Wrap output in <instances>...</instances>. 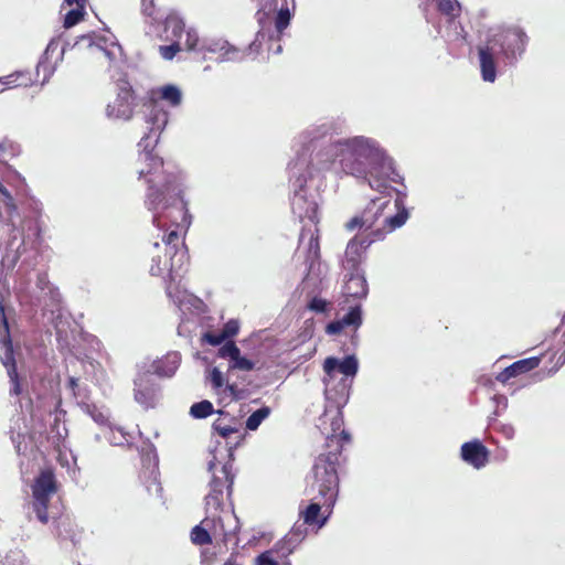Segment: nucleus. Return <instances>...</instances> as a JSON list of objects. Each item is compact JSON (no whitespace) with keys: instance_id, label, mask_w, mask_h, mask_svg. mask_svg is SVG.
<instances>
[{"instance_id":"f257e3e1","label":"nucleus","mask_w":565,"mask_h":565,"mask_svg":"<svg viewBox=\"0 0 565 565\" xmlns=\"http://www.w3.org/2000/svg\"><path fill=\"white\" fill-rule=\"evenodd\" d=\"M136 171L139 179L148 184L145 203L150 211L161 205L167 211L153 216V224L166 231L162 242L170 256L169 270L174 269V257L180 259L186 256V247L180 234V226L189 223L186 203L182 196L180 177L175 172L164 169L163 159L152 150L140 151L137 159Z\"/></svg>"},{"instance_id":"f03ea898","label":"nucleus","mask_w":565,"mask_h":565,"mask_svg":"<svg viewBox=\"0 0 565 565\" xmlns=\"http://www.w3.org/2000/svg\"><path fill=\"white\" fill-rule=\"evenodd\" d=\"M323 169L340 170L345 174L366 179L367 171L383 160V152L376 143L359 136L330 143L318 154Z\"/></svg>"},{"instance_id":"7ed1b4c3","label":"nucleus","mask_w":565,"mask_h":565,"mask_svg":"<svg viewBox=\"0 0 565 565\" xmlns=\"http://www.w3.org/2000/svg\"><path fill=\"white\" fill-rule=\"evenodd\" d=\"M351 441L348 431L340 435H328L324 451L316 457L309 473L306 477L307 486L324 499L327 508L334 507L340 488L339 468L341 466L342 450Z\"/></svg>"},{"instance_id":"20e7f679","label":"nucleus","mask_w":565,"mask_h":565,"mask_svg":"<svg viewBox=\"0 0 565 565\" xmlns=\"http://www.w3.org/2000/svg\"><path fill=\"white\" fill-rule=\"evenodd\" d=\"M529 38L519 26L502 30L488 39L478 47L481 77L484 82L493 83L497 78L495 54L499 53L509 63L513 64L526 49Z\"/></svg>"},{"instance_id":"39448f33","label":"nucleus","mask_w":565,"mask_h":565,"mask_svg":"<svg viewBox=\"0 0 565 565\" xmlns=\"http://www.w3.org/2000/svg\"><path fill=\"white\" fill-rule=\"evenodd\" d=\"M408 217L406 209L399 210L393 217L384 220V226L362 236L355 235L347 245L342 266L347 271L362 270L361 264L365 259L367 248L375 242L383 241L385 236L394 230L405 224Z\"/></svg>"},{"instance_id":"423d86ee","label":"nucleus","mask_w":565,"mask_h":565,"mask_svg":"<svg viewBox=\"0 0 565 565\" xmlns=\"http://www.w3.org/2000/svg\"><path fill=\"white\" fill-rule=\"evenodd\" d=\"M258 21L262 24V29L257 32L255 40L249 43V55L259 54L265 50L267 52L273 51L274 43H278L282 35V32L290 23L291 14L288 8H282L278 11L275 19V30L271 29L270 22L266 24L263 17L265 13L257 12Z\"/></svg>"},{"instance_id":"0eeeda50","label":"nucleus","mask_w":565,"mask_h":565,"mask_svg":"<svg viewBox=\"0 0 565 565\" xmlns=\"http://www.w3.org/2000/svg\"><path fill=\"white\" fill-rule=\"evenodd\" d=\"M115 98L106 106V115L110 119L130 120L137 106V95L130 82L119 78L115 83Z\"/></svg>"},{"instance_id":"6e6552de","label":"nucleus","mask_w":565,"mask_h":565,"mask_svg":"<svg viewBox=\"0 0 565 565\" xmlns=\"http://www.w3.org/2000/svg\"><path fill=\"white\" fill-rule=\"evenodd\" d=\"M57 484L54 472L46 469L40 472L32 484L33 511L38 520L46 524L49 522V503L51 497L56 493Z\"/></svg>"},{"instance_id":"1a4fd4ad","label":"nucleus","mask_w":565,"mask_h":565,"mask_svg":"<svg viewBox=\"0 0 565 565\" xmlns=\"http://www.w3.org/2000/svg\"><path fill=\"white\" fill-rule=\"evenodd\" d=\"M390 200L382 201L381 199L372 200L361 214L353 216L344 225L345 230L352 232L356 228H364L366 233L372 232L379 227L384 226L383 211L388 205Z\"/></svg>"},{"instance_id":"9d476101","label":"nucleus","mask_w":565,"mask_h":565,"mask_svg":"<svg viewBox=\"0 0 565 565\" xmlns=\"http://www.w3.org/2000/svg\"><path fill=\"white\" fill-rule=\"evenodd\" d=\"M306 217L313 224V228L303 227L300 234V242H302L307 236L309 237L308 249L306 255V264L308 266V270L311 271L316 265L320 264V231L318 227L319 216H318V205L315 202L309 204V207L306 212Z\"/></svg>"},{"instance_id":"9b49d317","label":"nucleus","mask_w":565,"mask_h":565,"mask_svg":"<svg viewBox=\"0 0 565 565\" xmlns=\"http://www.w3.org/2000/svg\"><path fill=\"white\" fill-rule=\"evenodd\" d=\"M223 490L224 483L218 478H213L210 483V492L205 497V508L206 511L213 514V522L218 523L223 530V541L225 544L235 540V545L237 544V540L235 537V532L224 530L223 523L225 520L230 521L231 515H225L222 518L220 515L215 516L217 512H220L223 508Z\"/></svg>"},{"instance_id":"f8f14e48","label":"nucleus","mask_w":565,"mask_h":565,"mask_svg":"<svg viewBox=\"0 0 565 565\" xmlns=\"http://www.w3.org/2000/svg\"><path fill=\"white\" fill-rule=\"evenodd\" d=\"M134 383L136 402L146 409L154 407L160 395V386L150 371L139 373Z\"/></svg>"},{"instance_id":"ddd939ff","label":"nucleus","mask_w":565,"mask_h":565,"mask_svg":"<svg viewBox=\"0 0 565 565\" xmlns=\"http://www.w3.org/2000/svg\"><path fill=\"white\" fill-rule=\"evenodd\" d=\"M460 456L468 465L481 469L489 462L490 451L479 439H473L461 445Z\"/></svg>"},{"instance_id":"4468645a","label":"nucleus","mask_w":565,"mask_h":565,"mask_svg":"<svg viewBox=\"0 0 565 565\" xmlns=\"http://www.w3.org/2000/svg\"><path fill=\"white\" fill-rule=\"evenodd\" d=\"M292 548L288 541H279L270 550L263 552L255 559V565H291L288 556Z\"/></svg>"},{"instance_id":"2eb2a0df","label":"nucleus","mask_w":565,"mask_h":565,"mask_svg":"<svg viewBox=\"0 0 565 565\" xmlns=\"http://www.w3.org/2000/svg\"><path fill=\"white\" fill-rule=\"evenodd\" d=\"M323 500L319 499L317 494L312 498V502L301 512V518L306 524L321 527L327 523L333 507L327 508Z\"/></svg>"},{"instance_id":"dca6fc26","label":"nucleus","mask_w":565,"mask_h":565,"mask_svg":"<svg viewBox=\"0 0 565 565\" xmlns=\"http://www.w3.org/2000/svg\"><path fill=\"white\" fill-rule=\"evenodd\" d=\"M349 277L343 286V294L347 297L362 299L367 296L369 286L363 270L348 271Z\"/></svg>"},{"instance_id":"f3484780","label":"nucleus","mask_w":565,"mask_h":565,"mask_svg":"<svg viewBox=\"0 0 565 565\" xmlns=\"http://www.w3.org/2000/svg\"><path fill=\"white\" fill-rule=\"evenodd\" d=\"M541 358L532 356L527 359L519 360L497 375V380L501 383H507L509 380L516 377L521 374L527 373L540 365Z\"/></svg>"},{"instance_id":"a211bd4d","label":"nucleus","mask_w":565,"mask_h":565,"mask_svg":"<svg viewBox=\"0 0 565 565\" xmlns=\"http://www.w3.org/2000/svg\"><path fill=\"white\" fill-rule=\"evenodd\" d=\"M361 308L360 306H354L342 319L328 323L326 327V332L328 334H339L345 327L353 326L356 329L361 326Z\"/></svg>"},{"instance_id":"6ab92c4d","label":"nucleus","mask_w":565,"mask_h":565,"mask_svg":"<svg viewBox=\"0 0 565 565\" xmlns=\"http://www.w3.org/2000/svg\"><path fill=\"white\" fill-rule=\"evenodd\" d=\"M179 364V354L177 352L168 353L163 358L152 362L150 373L153 376L171 377L178 370Z\"/></svg>"},{"instance_id":"aec40b11","label":"nucleus","mask_w":565,"mask_h":565,"mask_svg":"<svg viewBox=\"0 0 565 565\" xmlns=\"http://www.w3.org/2000/svg\"><path fill=\"white\" fill-rule=\"evenodd\" d=\"M391 167L387 166L385 163V159L383 158V160L377 164L375 166L374 169H370L367 171V182L370 184V186L381 193H385L386 190L388 189V183L387 181L391 180L393 182H397V177L398 174L394 173V171L392 172L394 174V177H390L387 173H386V177L385 178H382L380 175L381 172H383L384 170H390Z\"/></svg>"},{"instance_id":"412c9836","label":"nucleus","mask_w":565,"mask_h":565,"mask_svg":"<svg viewBox=\"0 0 565 565\" xmlns=\"http://www.w3.org/2000/svg\"><path fill=\"white\" fill-rule=\"evenodd\" d=\"M323 370L328 375L339 370L347 376H353L358 372V361L353 355L345 356L341 362L333 356H329L324 360Z\"/></svg>"},{"instance_id":"4be33fe9","label":"nucleus","mask_w":565,"mask_h":565,"mask_svg":"<svg viewBox=\"0 0 565 565\" xmlns=\"http://www.w3.org/2000/svg\"><path fill=\"white\" fill-rule=\"evenodd\" d=\"M217 355L222 359L228 360V369H239V370H247V358L241 355L239 349L236 347V344L228 340L226 341L217 352Z\"/></svg>"},{"instance_id":"5701e85b","label":"nucleus","mask_w":565,"mask_h":565,"mask_svg":"<svg viewBox=\"0 0 565 565\" xmlns=\"http://www.w3.org/2000/svg\"><path fill=\"white\" fill-rule=\"evenodd\" d=\"M185 31V23L180 17L170 14L166 18L164 32L167 33V39L182 43Z\"/></svg>"},{"instance_id":"b1692460","label":"nucleus","mask_w":565,"mask_h":565,"mask_svg":"<svg viewBox=\"0 0 565 565\" xmlns=\"http://www.w3.org/2000/svg\"><path fill=\"white\" fill-rule=\"evenodd\" d=\"M154 98L167 102L170 106H178L181 104L182 94L181 90L174 85H164L162 87L152 90Z\"/></svg>"},{"instance_id":"393cba45","label":"nucleus","mask_w":565,"mask_h":565,"mask_svg":"<svg viewBox=\"0 0 565 565\" xmlns=\"http://www.w3.org/2000/svg\"><path fill=\"white\" fill-rule=\"evenodd\" d=\"M0 312H1V322L3 326V330L7 334V340H6L7 348H6L4 356L2 358V364L7 369V373H9L11 371V367H13L14 370H18V367H17V362L14 359L12 343H11L10 335H9V323H8L6 313H4V309L1 306H0Z\"/></svg>"},{"instance_id":"a878e982","label":"nucleus","mask_w":565,"mask_h":565,"mask_svg":"<svg viewBox=\"0 0 565 565\" xmlns=\"http://www.w3.org/2000/svg\"><path fill=\"white\" fill-rule=\"evenodd\" d=\"M20 153V146L8 139L3 138L0 141V161H8L14 157H17Z\"/></svg>"},{"instance_id":"bb28decb","label":"nucleus","mask_w":565,"mask_h":565,"mask_svg":"<svg viewBox=\"0 0 565 565\" xmlns=\"http://www.w3.org/2000/svg\"><path fill=\"white\" fill-rule=\"evenodd\" d=\"M214 412L213 404L210 401L194 403L190 408V415L194 418H206Z\"/></svg>"},{"instance_id":"cd10ccee","label":"nucleus","mask_w":565,"mask_h":565,"mask_svg":"<svg viewBox=\"0 0 565 565\" xmlns=\"http://www.w3.org/2000/svg\"><path fill=\"white\" fill-rule=\"evenodd\" d=\"M270 413L271 408L269 406H263L252 412V414H249V430H256Z\"/></svg>"},{"instance_id":"c85d7f7f","label":"nucleus","mask_w":565,"mask_h":565,"mask_svg":"<svg viewBox=\"0 0 565 565\" xmlns=\"http://www.w3.org/2000/svg\"><path fill=\"white\" fill-rule=\"evenodd\" d=\"M191 540L196 545H206L212 543L211 534L203 526L196 525L191 531Z\"/></svg>"},{"instance_id":"c756f323","label":"nucleus","mask_w":565,"mask_h":565,"mask_svg":"<svg viewBox=\"0 0 565 565\" xmlns=\"http://www.w3.org/2000/svg\"><path fill=\"white\" fill-rule=\"evenodd\" d=\"M85 15V7H77L71 9L64 18V26L72 28L83 20Z\"/></svg>"},{"instance_id":"7c9ffc66","label":"nucleus","mask_w":565,"mask_h":565,"mask_svg":"<svg viewBox=\"0 0 565 565\" xmlns=\"http://www.w3.org/2000/svg\"><path fill=\"white\" fill-rule=\"evenodd\" d=\"M10 380V395L20 396L24 392L23 381L20 377L18 370L11 367V371L8 373Z\"/></svg>"},{"instance_id":"2f4dec72","label":"nucleus","mask_w":565,"mask_h":565,"mask_svg":"<svg viewBox=\"0 0 565 565\" xmlns=\"http://www.w3.org/2000/svg\"><path fill=\"white\" fill-rule=\"evenodd\" d=\"M182 50V43L180 41H172L169 45H160L159 53L164 60H172L178 52Z\"/></svg>"},{"instance_id":"473e14b6","label":"nucleus","mask_w":565,"mask_h":565,"mask_svg":"<svg viewBox=\"0 0 565 565\" xmlns=\"http://www.w3.org/2000/svg\"><path fill=\"white\" fill-rule=\"evenodd\" d=\"M438 10L446 15L456 17L459 11L458 3L452 0H439L438 1Z\"/></svg>"},{"instance_id":"72a5a7b5","label":"nucleus","mask_w":565,"mask_h":565,"mask_svg":"<svg viewBox=\"0 0 565 565\" xmlns=\"http://www.w3.org/2000/svg\"><path fill=\"white\" fill-rule=\"evenodd\" d=\"M203 341L211 345H220L227 340L223 331H207L203 334Z\"/></svg>"},{"instance_id":"f704fd0d","label":"nucleus","mask_w":565,"mask_h":565,"mask_svg":"<svg viewBox=\"0 0 565 565\" xmlns=\"http://www.w3.org/2000/svg\"><path fill=\"white\" fill-rule=\"evenodd\" d=\"M183 38L184 42H182V45H184L186 50L192 51L196 49L199 44V35L194 30H186Z\"/></svg>"},{"instance_id":"c9c22d12","label":"nucleus","mask_w":565,"mask_h":565,"mask_svg":"<svg viewBox=\"0 0 565 565\" xmlns=\"http://www.w3.org/2000/svg\"><path fill=\"white\" fill-rule=\"evenodd\" d=\"M329 305L327 300L313 297L308 303V309L317 313H323L328 310Z\"/></svg>"},{"instance_id":"e433bc0d","label":"nucleus","mask_w":565,"mask_h":565,"mask_svg":"<svg viewBox=\"0 0 565 565\" xmlns=\"http://www.w3.org/2000/svg\"><path fill=\"white\" fill-rule=\"evenodd\" d=\"M151 121H152V127L150 130L151 131H153V130L161 131L168 122V113L157 111L153 115V117H151Z\"/></svg>"},{"instance_id":"4c0bfd02","label":"nucleus","mask_w":565,"mask_h":565,"mask_svg":"<svg viewBox=\"0 0 565 565\" xmlns=\"http://www.w3.org/2000/svg\"><path fill=\"white\" fill-rule=\"evenodd\" d=\"M210 382H211L213 388H215V390H220L223 386V384H224L223 374L217 367L212 369V371L210 373Z\"/></svg>"},{"instance_id":"58836bf2","label":"nucleus","mask_w":565,"mask_h":565,"mask_svg":"<svg viewBox=\"0 0 565 565\" xmlns=\"http://www.w3.org/2000/svg\"><path fill=\"white\" fill-rule=\"evenodd\" d=\"M21 75L18 74V72L15 73H12L8 76H4V77H1L0 78V86H2L3 88H13V87H19L18 86V79Z\"/></svg>"},{"instance_id":"ea45409f","label":"nucleus","mask_w":565,"mask_h":565,"mask_svg":"<svg viewBox=\"0 0 565 565\" xmlns=\"http://www.w3.org/2000/svg\"><path fill=\"white\" fill-rule=\"evenodd\" d=\"M238 330H239V324H238V321H236V320L227 321L222 329L223 333L225 334V337L227 339H231L232 337L236 335Z\"/></svg>"},{"instance_id":"a19ab883","label":"nucleus","mask_w":565,"mask_h":565,"mask_svg":"<svg viewBox=\"0 0 565 565\" xmlns=\"http://www.w3.org/2000/svg\"><path fill=\"white\" fill-rule=\"evenodd\" d=\"M152 262L153 264L150 267V274L152 276H160L163 273V270L168 267L167 260H164L162 264L160 256L153 258Z\"/></svg>"},{"instance_id":"79ce46f5","label":"nucleus","mask_w":565,"mask_h":565,"mask_svg":"<svg viewBox=\"0 0 565 565\" xmlns=\"http://www.w3.org/2000/svg\"><path fill=\"white\" fill-rule=\"evenodd\" d=\"M86 412L94 418L97 423H104L105 416L102 412L98 411L97 406L94 404H85Z\"/></svg>"},{"instance_id":"37998d69","label":"nucleus","mask_w":565,"mask_h":565,"mask_svg":"<svg viewBox=\"0 0 565 565\" xmlns=\"http://www.w3.org/2000/svg\"><path fill=\"white\" fill-rule=\"evenodd\" d=\"M343 417L341 413H338L331 420L332 434L340 435L342 431H345L343 428Z\"/></svg>"},{"instance_id":"c03bdc74","label":"nucleus","mask_w":565,"mask_h":565,"mask_svg":"<svg viewBox=\"0 0 565 565\" xmlns=\"http://www.w3.org/2000/svg\"><path fill=\"white\" fill-rule=\"evenodd\" d=\"M141 10L143 14L154 18L156 7L153 0H141Z\"/></svg>"},{"instance_id":"a18cd8bd","label":"nucleus","mask_w":565,"mask_h":565,"mask_svg":"<svg viewBox=\"0 0 565 565\" xmlns=\"http://www.w3.org/2000/svg\"><path fill=\"white\" fill-rule=\"evenodd\" d=\"M225 391H228L230 395L234 399L243 398L244 390L239 388L235 383H232V384L227 383Z\"/></svg>"},{"instance_id":"49530a36","label":"nucleus","mask_w":565,"mask_h":565,"mask_svg":"<svg viewBox=\"0 0 565 565\" xmlns=\"http://www.w3.org/2000/svg\"><path fill=\"white\" fill-rule=\"evenodd\" d=\"M18 74L21 75L18 79L19 87H28L32 85L33 79L30 72H18Z\"/></svg>"},{"instance_id":"de8ad7c7","label":"nucleus","mask_w":565,"mask_h":565,"mask_svg":"<svg viewBox=\"0 0 565 565\" xmlns=\"http://www.w3.org/2000/svg\"><path fill=\"white\" fill-rule=\"evenodd\" d=\"M220 50L224 51L221 53V56L224 60H232L233 55L236 53V50L232 46H228L227 44H223Z\"/></svg>"},{"instance_id":"09e8293b","label":"nucleus","mask_w":565,"mask_h":565,"mask_svg":"<svg viewBox=\"0 0 565 565\" xmlns=\"http://www.w3.org/2000/svg\"><path fill=\"white\" fill-rule=\"evenodd\" d=\"M68 387L72 390L73 395L75 397L81 396V392H79V388H78V380L76 377L72 376V377L68 379Z\"/></svg>"},{"instance_id":"8fccbe9b","label":"nucleus","mask_w":565,"mask_h":565,"mask_svg":"<svg viewBox=\"0 0 565 565\" xmlns=\"http://www.w3.org/2000/svg\"><path fill=\"white\" fill-rule=\"evenodd\" d=\"M87 0H65V3L68 7L77 6V7H85Z\"/></svg>"},{"instance_id":"3c124183","label":"nucleus","mask_w":565,"mask_h":565,"mask_svg":"<svg viewBox=\"0 0 565 565\" xmlns=\"http://www.w3.org/2000/svg\"><path fill=\"white\" fill-rule=\"evenodd\" d=\"M232 433H234V429H232L230 427L222 428L221 431H220V434L223 437H228Z\"/></svg>"},{"instance_id":"603ef678","label":"nucleus","mask_w":565,"mask_h":565,"mask_svg":"<svg viewBox=\"0 0 565 565\" xmlns=\"http://www.w3.org/2000/svg\"><path fill=\"white\" fill-rule=\"evenodd\" d=\"M0 193L9 195L8 190L1 182H0Z\"/></svg>"},{"instance_id":"864d4df0","label":"nucleus","mask_w":565,"mask_h":565,"mask_svg":"<svg viewBox=\"0 0 565 565\" xmlns=\"http://www.w3.org/2000/svg\"><path fill=\"white\" fill-rule=\"evenodd\" d=\"M223 565H237L235 561L231 557Z\"/></svg>"},{"instance_id":"5fc2aeb1","label":"nucleus","mask_w":565,"mask_h":565,"mask_svg":"<svg viewBox=\"0 0 565 565\" xmlns=\"http://www.w3.org/2000/svg\"><path fill=\"white\" fill-rule=\"evenodd\" d=\"M280 51H281V45H280V44H278V45H277V49H276V51H275V52H276V53H279Z\"/></svg>"},{"instance_id":"6e6d98bb","label":"nucleus","mask_w":565,"mask_h":565,"mask_svg":"<svg viewBox=\"0 0 565 565\" xmlns=\"http://www.w3.org/2000/svg\"><path fill=\"white\" fill-rule=\"evenodd\" d=\"M253 363L249 361V364H248V367H249V371L253 369Z\"/></svg>"},{"instance_id":"4d7b16f0","label":"nucleus","mask_w":565,"mask_h":565,"mask_svg":"<svg viewBox=\"0 0 565 565\" xmlns=\"http://www.w3.org/2000/svg\"><path fill=\"white\" fill-rule=\"evenodd\" d=\"M3 89H4V88L1 86V87H0V92H2Z\"/></svg>"}]
</instances>
